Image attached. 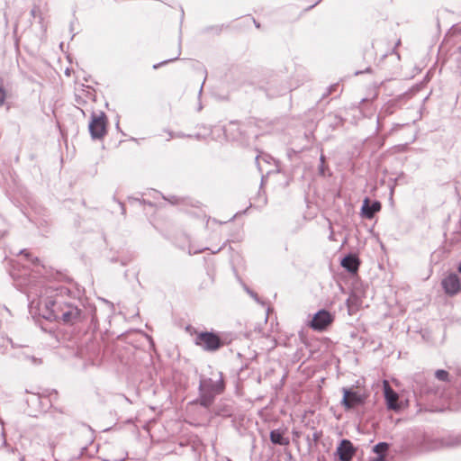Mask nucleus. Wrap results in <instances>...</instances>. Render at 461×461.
Wrapping results in <instances>:
<instances>
[{
    "label": "nucleus",
    "mask_w": 461,
    "mask_h": 461,
    "mask_svg": "<svg viewBox=\"0 0 461 461\" xmlns=\"http://www.w3.org/2000/svg\"><path fill=\"white\" fill-rule=\"evenodd\" d=\"M320 171H321V174H323V171H324V170H323V164H321Z\"/></svg>",
    "instance_id": "nucleus-29"
},
{
    "label": "nucleus",
    "mask_w": 461,
    "mask_h": 461,
    "mask_svg": "<svg viewBox=\"0 0 461 461\" xmlns=\"http://www.w3.org/2000/svg\"><path fill=\"white\" fill-rule=\"evenodd\" d=\"M254 23H255L256 26H257L258 28H259V24H258V23H256V21H255V20H254Z\"/></svg>",
    "instance_id": "nucleus-31"
},
{
    "label": "nucleus",
    "mask_w": 461,
    "mask_h": 461,
    "mask_svg": "<svg viewBox=\"0 0 461 461\" xmlns=\"http://www.w3.org/2000/svg\"><path fill=\"white\" fill-rule=\"evenodd\" d=\"M343 398L341 401V404L346 409H352L357 405H360L364 402L363 396L355 391L349 390L348 388H343Z\"/></svg>",
    "instance_id": "nucleus-6"
},
{
    "label": "nucleus",
    "mask_w": 461,
    "mask_h": 461,
    "mask_svg": "<svg viewBox=\"0 0 461 461\" xmlns=\"http://www.w3.org/2000/svg\"><path fill=\"white\" fill-rule=\"evenodd\" d=\"M248 293L253 297L255 298L256 300H258V295L257 294H255L254 292L250 291L248 289Z\"/></svg>",
    "instance_id": "nucleus-25"
},
{
    "label": "nucleus",
    "mask_w": 461,
    "mask_h": 461,
    "mask_svg": "<svg viewBox=\"0 0 461 461\" xmlns=\"http://www.w3.org/2000/svg\"><path fill=\"white\" fill-rule=\"evenodd\" d=\"M388 447L389 445L386 442H380L374 447L373 451L376 453L378 456L383 455L384 456V454L387 451Z\"/></svg>",
    "instance_id": "nucleus-15"
},
{
    "label": "nucleus",
    "mask_w": 461,
    "mask_h": 461,
    "mask_svg": "<svg viewBox=\"0 0 461 461\" xmlns=\"http://www.w3.org/2000/svg\"><path fill=\"white\" fill-rule=\"evenodd\" d=\"M238 123L234 122H230L228 126H225L223 131L226 138L230 140H235L238 137V134L235 133V131H238Z\"/></svg>",
    "instance_id": "nucleus-14"
},
{
    "label": "nucleus",
    "mask_w": 461,
    "mask_h": 461,
    "mask_svg": "<svg viewBox=\"0 0 461 461\" xmlns=\"http://www.w3.org/2000/svg\"><path fill=\"white\" fill-rule=\"evenodd\" d=\"M435 376L440 381H447L449 375L446 370L438 369L435 372Z\"/></svg>",
    "instance_id": "nucleus-17"
},
{
    "label": "nucleus",
    "mask_w": 461,
    "mask_h": 461,
    "mask_svg": "<svg viewBox=\"0 0 461 461\" xmlns=\"http://www.w3.org/2000/svg\"><path fill=\"white\" fill-rule=\"evenodd\" d=\"M179 54H180V50H178V54H177V56H176V57L172 58V59H166V60H164V61H162V62H160V63L155 64V65H153V68H154V69H157V68H159L160 66H162V65H165V64H167V63H169V62H172V61L176 60V59H178Z\"/></svg>",
    "instance_id": "nucleus-19"
},
{
    "label": "nucleus",
    "mask_w": 461,
    "mask_h": 461,
    "mask_svg": "<svg viewBox=\"0 0 461 461\" xmlns=\"http://www.w3.org/2000/svg\"><path fill=\"white\" fill-rule=\"evenodd\" d=\"M453 445H461V435L458 438H456V440Z\"/></svg>",
    "instance_id": "nucleus-26"
},
{
    "label": "nucleus",
    "mask_w": 461,
    "mask_h": 461,
    "mask_svg": "<svg viewBox=\"0 0 461 461\" xmlns=\"http://www.w3.org/2000/svg\"><path fill=\"white\" fill-rule=\"evenodd\" d=\"M458 269H459V272L461 273V263H460V266H459Z\"/></svg>",
    "instance_id": "nucleus-33"
},
{
    "label": "nucleus",
    "mask_w": 461,
    "mask_h": 461,
    "mask_svg": "<svg viewBox=\"0 0 461 461\" xmlns=\"http://www.w3.org/2000/svg\"><path fill=\"white\" fill-rule=\"evenodd\" d=\"M339 85L338 84H334V85H331L327 89H326V92L323 93L322 95V98H325L327 96H329L331 93H333L334 91L337 90Z\"/></svg>",
    "instance_id": "nucleus-20"
},
{
    "label": "nucleus",
    "mask_w": 461,
    "mask_h": 461,
    "mask_svg": "<svg viewBox=\"0 0 461 461\" xmlns=\"http://www.w3.org/2000/svg\"><path fill=\"white\" fill-rule=\"evenodd\" d=\"M37 307L40 315L48 321H62L74 325L86 318V312L76 292L64 285H49L39 297Z\"/></svg>",
    "instance_id": "nucleus-1"
},
{
    "label": "nucleus",
    "mask_w": 461,
    "mask_h": 461,
    "mask_svg": "<svg viewBox=\"0 0 461 461\" xmlns=\"http://www.w3.org/2000/svg\"><path fill=\"white\" fill-rule=\"evenodd\" d=\"M428 392H429V390H426V391L420 390V393H428Z\"/></svg>",
    "instance_id": "nucleus-30"
},
{
    "label": "nucleus",
    "mask_w": 461,
    "mask_h": 461,
    "mask_svg": "<svg viewBox=\"0 0 461 461\" xmlns=\"http://www.w3.org/2000/svg\"><path fill=\"white\" fill-rule=\"evenodd\" d=\"M369 461H384L383 455L377 456L376 457L370 458Z\"/></svg>",
    "instance_id": "nucleus-23"
},
{
    "label": "nucleus",
    "mask_w": 461,
    "mask_h": 461,
    "mask_svg": "<svg viewBox=\"0 0 461 461\" xmlns=\"http://www.w3.org/2000/svg\"><path fill=\"white\" fill-rule=\"evenodd\" d=\"M122 213H124V206L122 204Z\"/></svg>",
    "instance_id": "nucleus-32"
},
{
    "label": "nucleus",
    "mask_w": 461,
    "mask_h": 461,
    "mask_svg": "<svg viewBox=\"0 0 461 461\" xmlns=\"http://www.w3.org/2000/svg\"><path fill=\"white\" fill-rule=\"evenodd\" d=\"M384 395H385V399L387 401L388 407L391 409H396V407H397L396 402L398 400L397 393L389 386H385Z\"/></svg>",
    "instance_id": "nucleus-13"
},
{
    "label": "nucleus",
    "mask_w": 461,
    "mask_h": 461,
    "mask_svg": "<svg viewBox=\"0 0 461 461\" xmlns=\"http://www.w3.org/2000/svg\"><path fill=\"white\" fill-rule=\"evenodd\" d=\"M107 117L104 112L96 113L92 112L88 124L89 132L93 140H102L107 133Z\"/></svg>",
    "instance_id": "nucleus-3"
},
{
    "label": "nucleus",
    "mask_w": 461,
    "mask_h": 461,
    "mask_svg": "<svg viewBox=\"0 0 461 461\" xmlns=\"http://www.w3.org/2000/svg\"><path fill=\"white\" fill-rule=\"evenodd\" d=\"M6 93L5 90L0 86V106H2L5 101Z\"/></svg>",
    "instance_id": "nucleus-22"
},
{
    "label": "nucleus",
    "mask_w": 461,
    "mask_h": 461,
    "mask_svg": "<svg viewBox=\"0 0 461 461\" xmlns=\"http://www.w3.org/2000/svg\"><path fill=\"white\" fill-rule=\"evenodd\" d=\"M333 321L332 315L326 310H320L310 322V327L314 330H324Z\"/></svg>",
    "instance_id": "nucleus-5"
},
{
    "label": "nucleus",
    "mask_w": 461,
    "mask_h": 461,
    "mask_svg": "<svg viewBox=\"0 0 461 461\" xmlns=\"http://www.w3.org/2000/svg\"><path fill=\"white\" fill-rule=\"evenodd\" d=\"M398 109V104L395 100H390L382 107L380 114L377 116V129L380 128L381 114L384 116L393 114Z\"/></svg>",
    "instance_id": "nucleus-12"
},
{
    "label": "nucleus",
    "mask_w": 461,
    "mask_h": 461,
    "mask_svg": "<svg viewBox=\"0 0 461 461\" xmlns=\"http://www.w3.org/2000/svg\"><path fill=\"white\" fill-rule=\"evenodd\" d=\"M402 126H403V124H398V123L394 124L393 127L391 130V132L393 131H396L398 129H401Z\"/></svg>",
    "instance_id": "nucleus-24"
},
{
    "label": "nucleus",
    "mask_w": 461,
    "mask_h": 461,
    "mask_svg": "<svg viewBox=\"0 0 461 461\" xmlns=\"http://www.w3.org/2000/svg\"><path fill=\"white\" fill-rule=\"evenodd\" d=\"M50 449L52 450V452L54 451V448L56 447V444L54 442H50Z\"/></svg>",
    "instance_id": "nucleus-27"
},
{
    "label": "nucleus",
    "mask_w": 461,
    "mask_h": 461,
    "mask_svg": "<svg viewBox=\"0 0 461 461\" xmlns=\"http://www.w3.org/2000/svg\"><path fill=\"white\" fill-rule=\"evenodd\" d=\"M356 452L353 444L348 440L343 439L337 448V453L341 461H350Z\"/></svg>",
    "instance_id": "nucleus-8"
},
{
    "label": "nucleus",
    "mask_w": 461,
    "mask_h": 461,
    "mask_svg": "<svg viewBox=\"0 0 461 461\" xmlns=\"http://www.w3.org/2000/svg\"><path fill=\"white\" fill-rule=\"evenodd\" d=\"M199 397L195 402L204 408H209L213 403L215 397L224 391V382L221 377L217 380L212 378H201L199 383Z\"/></svg>",
    "instance_id": "nucleus-2"
},
{
    "label": "nucleus",
    "mask_w": 461,
    "mask_h": 461,
    "mask_svg": "<svg viewBox=\"0 0 461 461\" xmlns=\"http://www.w3.org/2000/svg\"><path fill=\"white\" fill-rule=\"evenodd\" d=\"M212 412L216 416L229 417L231 415L230 410L227 409L226 407L221 409L219 406H217L213 409Z\"/></svg>",
    "instance_id": "nucleus-16"
},
{
    "label": "nucleus",
    "mask_w": 461,
    "mask_h": 461,
    "mask_svg": "<svg viewBox=\"0 0 461 461\" xmlns=\"http://www.w3.org/2000/svg\"><path fill=\"white\" fill-rule=\"evenodd\" d=\"M194 344L208 352L216 351L223 345L220 337L216 333L210 331L197 333Z\"/></svg>",
    "instance_id": "nucleus-4"
},
{
    "label": "nucleus",
    "mask_w": 461,
    "mask_h": 461,
    "mask_svg": "<svg viewBox=\"0 0 461 461\" xmlns=\"http://www.w3.org/2000/svg\"><path fill=\"white\" fill-rule=\"evenodd\" d=\"M320 160H321V164H324L325 158L323 155L321 156Z\"/></svg>",
    "instance_id": "nucleus-28"
},
{
    "label": "nucleus",
    "mask_w": 461,
    "mask_h": 461,
    "mask_svg": "<svg viewBox=\"0 0 461 461\" xmlns=\"http://www.w3.org/2000/svg\"><path fill=\"white\" fill-rule=\"evenodd\" d=\"M269 438H270V441L275 445L287 446L290 443L289 438H285L283 431H281L280 429L271 430Z\"/></svg>",
    "instance_id": "nucleus-11"
},
{
    "label": "nucleus",
    "mask_w": 461,
    "mask_h": 461,
    "mask_svg": "<svg viewBox=\"0 0 461 461\" xmlns=\"http://www.w3.org/2000/svg\"><path fill=\"white\" fill-rule=\"evenodd\" d=\"M381 209V203L377 201L370 203L368 198H366L361 207V213L366 219H372L375 212Z\"/></svg>",
    "instance_id": "nucleus-9"
},
{
    "label": "nucleus",
    "mask_w": 461,
    "mask_h": 461,
    "mask_svg": "<svg viewBox=\"0 0 461 461\" xmlns=\"http://www.w3.org/2000/svg\"><path fill=\"white\" fill-rule=\"evenodd\" d=\"M31 14L33 18H39L40 23L42 22L43 17H42V14H41V11L39 6H33V8L31 11Z\"/></svg>",
    "instance_id": "nucleus-18"
},
{
    "label": "nucleus",
    "mask_w": 461,
    "mask_h": 461,
    "mask_svg": "<svg viewBox=\"0 0 461 461\" xmlns=\"http://www.w3.org/2000/svg\"><path fill=\"white\" fill-rule=\"evenodd\" d=\"M441 285L448 295H455L461 289L460 278L456 274H449L442 280Z\"/></svg>",
    "instance_id": "nucleus-7"
},
{
    "label": "nucleus",
    "mask_w": 461,
    "mask_h": 461,
    "mask_svg": "<svg viewBox=\"0 0 461 461\" xmlns=\"http://www.w3.org/2000/svg\"><path fill=\"white\" fill-rule=\"evenodd\" d=\"M341 266L350 273H356L359 267V261L356 256L348 255L342 261Z\"/></svg>",
    "instance_id": "nucleus-10"
},
{
    "label": "nucleus",
    "mask_w": 461,
    "mask_h": 461,
    "mask_svg": "<svg viewBox=\"0 0 461 461\" xmlns=\"http://www.w3.org/2000/svg\"><path fill=\"white\" fill-rule=\"evenodd\" d=\"M21 253H22V254H24V256H25L29 260H31L33 264H36V263L39 261L38 258H32V255H31L29 252H27L25 249L22 250V251H21Z\"/></svg>",
    "instance_id": "nucleus-21"
}]
</instances>
